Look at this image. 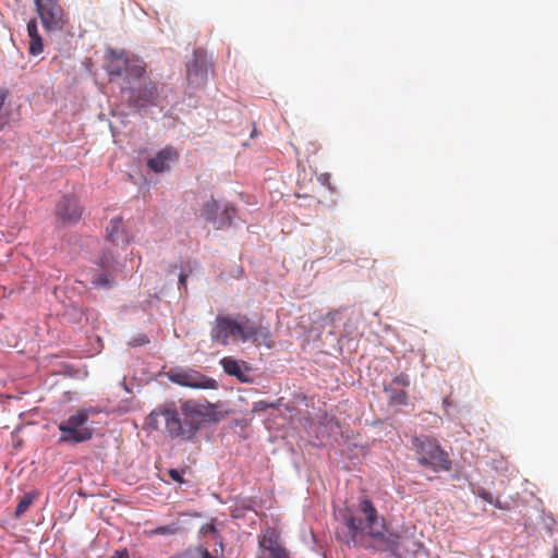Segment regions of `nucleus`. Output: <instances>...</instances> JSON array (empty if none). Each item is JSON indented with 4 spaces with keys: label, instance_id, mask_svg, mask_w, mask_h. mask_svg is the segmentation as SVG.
<instances>
[{
    "label": "nucleus",
    "instance_id": "obj_9",
    "mask_svg": "<svg viewBox=\"0 0 558 558\" xmlns=\"http://www.w3.org/2000/svg\"><path fill=\"white\" fill-rule=\"evenodd\" d=\"M44 28L49 33L61 32L66 23L65 15L57 0H34Z\"/></svg>",
    "mask_w": 558,
    "mask_h": 558
},
{
    "label": "nucleus",
    "instance_id": "obj_27",
    "mask_svg": "<svg viewBox=\"0 0 558 558\" xmlns=\"http://www.w3.org/2000/svg\"><path fill=\"white\" fill-rule=\"evenodd\" d=\"M270 556L271 558H289V554L286 550V548L281 547L280 545H277L274 548H270Z\"/></svg>",
    "mask_w": 558,
    "mask_h": 558
},
{
    "label": "nucleus",
    "instance_id": "obj_39",
    "mask_svg": "<svg viewBox=\"0 0 558 558\" xmlns=\"http://www.w3.org/2000/svg\"><path fill=\"white\" fill-rule=\"evenodd\" d=\"M490 505H493L497 509H505V507L501 505V502L497 498H494V502H492Z\"/></svg>",
    "mask_w": 558,
    "mask_h": 558
},
{
    "label": "nucleus",
    "instance_id": "obj_34",
    "mask_svg": "<svg viewBox=\"0 0 558 558\" xmlns=\"http://www.w3.org/2000/svg\"><path fill=\"white\" fill-rule=\"evenodd\" d=\"M453 405L451 399L449 397H446L444 400H442V409H444V412L447 416L451 417V413H450V408Z\"/></svg>",
    "mask_w": 558,
    "mask_h": 558
},
{
    "label": "nucleus",
    "instance_id": "obj_40",
    "mask_svg": "<svg viewBox=\"0 0 558 558\" xmlns=\"http://www.w3.org/2000/svg\"><path fill=\"white\" fill-rule=\"evenodd\" d=\"M243 508L246 509V510H252V507L250 505L243 506Z\"/></svg>",
    "mask_w": 558,
    "mask_h": 558
},
{
    "label": "nucleus",
    "instance_id": "obj_11",
    "mask_svg": "<svg viewBox=\"0 0 558 558\" xmlns=\"http://www.w3.org/2000/svg\"><path fill=\"white\" fill-rule=\"evenodd\" d=\"M56 218L63 226L76 225L83 215V207L73 195H63L56 205Z\"/></svg>",
    "mask_w": 558,
    "mask_h": 558
},
{
    "label": "nucleus",
    "instance_id": "obj_31",
    "mask_svg": "<svg viewBox=\"0 0 558 558\" xmlns=\"http://www.w3.org/2000/svg\"><path fill=\"white\" fill-rule=\"evenodd\" d=\"M317 180L322 185L327 186L330 191H333V187L330 184L329 173H322L320 175H318Z\"/></svg>",
    "mask_w": 558,
    "mask_h": 558
},
{
    "label": "nucleus",
    "instance_id": "obj_30",
    "mask_svg": "<svg viewBox=\"0 0 558 558\" xmlns=\"http://www.w3.org/2000/svg\"><path fill=\"white\" fill-rule=\"evenodd\" d=\"M169 558H197V553L195 549L187 548L178 555L171 556Z\"/></svg>",
    "mask_w": 558,
    "mask_h": 558
},
{
    "label": "nucleus",
    "instance_id": "obj_24",
    "mask_svg": "<svg viewBox=\"0 0 558 558\" xmlns=\"http://www.w3.org/2000/svg\"><path fill=\"white\" fill-rule=\"evenodd\" d=\"M179 531V526L177 524H169V525H162L158 526L155 530V533L158 535H173Z\"/></svg>",
    "mask_w": 558,
    "mask_h": 558
},
{
    "label": "nucleus",
    "instance_id": "obj_10",
    "mask_svg": "<svg viewBox=\"0 0 558 558\" xmlns=\"http://www.w3.org/2000/svg\"><path fill=\"white\" fill-rule=\"evenodd\" d=\"M167 376L171 383L193 389H216L218 387L216 379L191 368H172Z\"/></svg>",
    "mask_w": 558,
    "mask_h": 558
},
{
    "label": "nucleus",
    "instance_id": "obj_25",
    "mask_svg": "<svg viewBox=\"0 0 558 558\" xmlns=\"http://www.w3.org/2000/svg\"><path fill=\"white\" fill-rule=\"evenodd\" d=\"M149 343V338L147 335L145 333H140L135 337H133L130 341H129V345L130 347H141V345H145Z\"/></svg>",
    "mask_w": 558,
    "mask_h": 558
},
{
    "label": "nucleus",
    "instance_id": "obj_20",
    "mask_svg": "<svg viewBox=\"0 0 558 558\" xmlns=\"http://www.w3.org/2000/svg\"><path fill=\"white\" fill-rule=\"evenodd\" d=\"M470 488H471V492H472L473 495L482 498L487 504L494 502V496L492 495V493L486 490L484 487H482L480 485L471 484Z\"/></svg>",
    "mask_w": 558,
    "mask_h": 558
},
{
    "label": "nucleus",
    "instance_id": "obj_6",
    "mask_svg": "<svg viewBox=\"0 0 558 558\" xmlns=\"http://www.w3.org/2000/svg\"><path fill=\"white\" fill-rule=\"evenodd\" d=\"M89 409H81L58 424L59 445H77L93 438V422L89 421Z\"/></svg>",
    "mask_w": 558,
    "mask_h": 558
},
{
    "label": "nucleus",
    "instance_id": "obj_7",
    "mask_svg": "<svg viewBox=\"0 0 558 558\" xmlns=\"http://www.w3.org/2000/svg\"><path fill=\"white\" fill-rule=\"evenodd\" d=\"M201 217L216 230H225L234 226L235 206L227 201H217L213 196L201 205Z\"/></svg>",
    "mask_w": 558,
    "mask_h": 558
},
{
    "label": "nucleus",
    "instance_id": "obj_36",
    "mask_svg": "<svg viewBox=\"0 0 558 558\" xmlns=\"http://www.w3.org/2000/svg\"><path fill=\"white\" fill-rule=\"evenodd\" d=\"M8 96H9V92L7 89H0V111L2 110ZM1 129H2V124L0 123V130Z\"/></svg>",
    "mask_w": 558,
    "mask_h": 558
},
{
    "label": "nucleus",
    "instance_id": "obj_37",
    "mask_svg": "<svg viewBox=\"0 0 558 558\" xmlns=\"http://www.w3.org/2000/svg\"><path fill=\"white\" fill-rule=\"evenodd\" d=\"M109 558H131L129 551L126 549L116 550L113 555Z\"/></svg>",
    "mask_w": 558,
    "mask_h": 558
},
{
    "label": "nucleus",
    "instance_id": "obj_42",
    "mask_svg": "<svg viewBox=\"0 0 558 558\" xmlns=\"http://www.w3.org/2000/svg\"><path fill=\"white\" fill-rule=\"evenodd\" d=\"M553 558H558L557 556L553 557Z\"/></svg>",
    "mask_w": 558,
    "mask_h": 558
},
{
    "label": "nucleus",
    "instance_id": "obj_1",
    "mask_svg": "<svg viewBox=\"0 0 558 558\" xmlns=\"http://www.w3.org/2000/svg\"><path fill=\"white\" fill-rule=\"evenodd\" d=\"M110 54L113 60L107 62L105 69L110 84L119 90L120 100L128 108L136 112L149 108L162 110L170 102V88L151 82L142 62L129 60L123 51L110 49Z\"/></svg>",
    "mask_w": 558,
    "mask_h": 558
},
{
    "label": "nucleus",
    "instance_id": "obj_4",
    "mask_svg": "<svg viewBox=\"0 0 558 558\" xmlns=\"http://www.w3.org/2000/svg\"><path fill=\"white\" fill-rule=\"evenodd\" d=\"M271 333L268 327L251 319L246 315L235 316L218 314L210 328V340L220 345H228L230 340L240 342H266Z\"/></svg>",
    "mask_w": 558,
    "mask_h": 558
},
{
    "label": "nucleus",
    "instance_id": "obj_2",
    "mask_svg": "<svg viewBox=\"0 0 558 558\" xmlns=\"http://www.w3.org/2000/svg\"><path fill=\"white\" fill-rule=\"evenodd\" d=\"M221 418L222 414L215 404L186 400L180 410L173 403L154 409L146 416L145 425L151 430H159L163 422L165 430L172 439L192 441L201 428L217 424Z\"/></svg>",
    "mask_w": 558,
    "mask_h": 558
},
{
    "label": "nucleus",
    "instance_id": "obj_14",
    "mask_svg": "<svg viewBox=\"0 0 558 558\" xmlns=\"http://www.w3.org/2000/svg\"><path fill=\"white\" fill-rule=\"evenodd\" d=\"M66 318L77 325H94L97 320V314L94 310L84 307L80 304H71L65 308Z\"/></svg>",
    "mask_w": 558,
    "mask_h": 558
},
{
    "label": "nucleus",
    "instance_id": "obj_38",
    "mask_svg": "<svg viewBox=\"0 0 558 558\" xmlns=\"http://www.w3.org/2000/svg\"><path fill=\"white\" fill-rule=\"evenodd\" d=\"M198 553H199V558H216V557H215V556H213V555L208 551V549H206V548H201V549L198 550Z\"/></svg>",
    "mask_w": 558,
    "mask_h": 558
},
{
    "label": "nucleus",
    "instance_id": "obj_18",
    "mask_svg": "<svg viewBox=\"0 0 558 558\" xmlns=\"http://www.w3.org/2000/svg\"><path fill=\"white\" fill-rule=\"evenodd\" d=\"M114 278L110 274H99L93 277L92 284L95 288L109 290L113 287Z\"/></svg>",
    "mask_w": 558,
    "mask_h": 558
},
{
    "label": "nucleus",
    "instance_id": "obj_35",
    "mask_svg": "<svg viewBox=\"0 0 558 558\" xmlns=\"http://www.w3.org/2000/svg\"><path fill=\"white\" fill-rule=\"evenodd\" d=\"M278 544L271 538H264L262 542H260V546L264 547L266 550L270 551V548H274L276 547Z\"/></svg>",
    "mask_w": 558,
    "mask_h": 558
},
{
    "label": "nucleus",
    "instance_id": "obj_33",
    "mask_svg": "<svg viewBox=\"0 0 558 558\" xmlns=\"http://www.w3.org/2000/svg\"><path fill=\"white\" fill-rule=\"evenodd\" d=\"M189 272H185V271H181L180 275H179V282H178V288L179 290L181 289H186V280L189 278Z\"/></svg>",
    "mask_w": 558,
    "mask_h": 558
},
{
    "label": "nucleus",
    "instance_id": "obj_29",
    "mask_svg": "<svg viewBox=\"0 0 558 558\" xmlns=\"http://www.w3.org/2000/svg\"><path fill=\"white\" fill-rule=\"evenodd\" d=\"M168 474L170 476V478L174 482H178V483H183L184 480H183V471L182 470H178V469H170L168 471Z\"/></svg>",
    "mask_w": 558,
    "mask_h": 558
},
{
    "label": "nucleus",
    "instance_id": "obj_13",
    "mask_svg": "<svg viewBox=\"0 0 558 558\" xmlns=\"http://www.w3.org/2000/svg\"><path fill=\"white\" fill-rule=\"evenodd\" d=\"M219 364L227 375L235 377L239 381L245 384L253 381V378L248 375L251 368L246 362L226 356L220 360Z\"/></svg>",
    "mask_w": 558,
    "mask_h": 558
},
{
    "label": "nucleus",
    "instance_id": "obj_19",
    "mask_svg": "<svg viewBox=\"0 0 558 558\" xmlns=\"http://www.w3.org/2000/svg\"><path fill=\"white\" fill-rule=\"evenodd\" d=\"M35 497H36V494L33 493V492L25 493L22 496V498H21V500L17 504L16 509H15V517L16 518H20L21 515H23L27 511L29 506L33 504Z\"/></svg>",
    "mask_w": 558,
    "mask_h": 558
},
{
    "label": "nucleus",
    "instance_id": "obj_32",
    "mask_svg": "<svg viewBox=\"0 0 558 558\" xmlns=\"http://www.w3.org/2000/svg\"><path fill=\"white\" fill-rule=\"evenodd\" d=\"M199 532L203 534V535H206V534H216L217 533V527L214 523H208V524H204Z\"/></svg>",
    "mask_w": 558,
    "mask_h": 558
},
{
    "label": "nucleus",
    "instance_id": "obj_22",
    "mask_svg": "<svg viewBox=\"0 0 558 558\" xmlns=\"http://www.w3.org/2000/svg\"><path fill=\"white\" fill-rule=\"evenodd\" d=\"M117 263L114 255L110 251H105L99 257V266L104 269L111 268Z\"/></svg>",
    "mask_w": 558,
    "mask_h": 558
},
{
    "label": "nucleus",
    "instance_id": "obj_3",
    "mask_svg": "<svg viewBox=\"0 0 558 558\" xmlns=\"http://www.w3.org/2000/svg\"><path fill=\"white\" fill-rule=\"evenodd\" d=\"M359 510L364 514L368 527L365 533L371 538L385 544L387 550L395 558H418L420 555L429 556V550L417 536L414 524L403 523L396 529H388L384 517L368 498L359 502Z\"/></svg>",
    "mask_w": 558,
    "mask_h": 558
},
{
    "label": "nucleus",
    "instance_id": "obj_23",
    "mask_svg": "<svg viewBox=\"0 0 558 558\" xmlns=\"http://www.w3.org/2000/svg\"><path fill=\"white\" fill-rule=\"evenodd\" d=\"M270 408H275V404L265 400H260L253 403L252 412L255 414L265 413Z\"/></svg>",
    "mask_w": 558,
    "mask_h": 558
},
{
    "label": "nucleus",
    "instance_id": "obj_26",
    "mask_svg": "<svg viewBox=\"0 0 558 558\" xmlns=\"http://www.w3.org/2000/svg\"><path fill=\"white\" fill-rule=\"evenodd\" d=\"M389 385H391L392 387L393 385L408 387L410 385V377L409 375L401 373L397 375Z\"/></svg>",
    "mask_w": 558,
    "mask_h": 558
},
{
    "label": "nucleus",
    "instance_id": "obj_28",
    "mask_svg": "<svg viewBox=\"0 0 558 558\" xmlns=\"http://www.w3.org/2000/svg\"><path fill=\"white\" fill-rule=\"evenodd\" d=\"M27 35L29 38L40 35L38 32L37 21L35 19L29 20L27 23Z\"/></svg>",
    "mask_w": 558,
    "mask_h": 558
},
{
    "label": "nucleus",
    "instance_id": "obj_5",
    "mask_svg": "<svg viewBox=\"0 0 558 558\" xmlns=\"http://www.w3.org/2000/svg\"><path fill=\"white\" fill-rule=\"evenodd\" d=\"M417 463L435 473L449 472L452 461L440 442L428 435H416L411 438Z\"/></svg>",
    "mask_w": 558,
    "mask_h": 558
},
{
    "label": "nucleus",
    "instance_id": "obj_8",
    "mask_svg": "<svg viewBox=\"0 0 558 558\" xmlns=\"http://www.w3.org/2000/svg\"><path fill=\"white\" fill-rule=\"evenodd\" d=\"M344 524L348 527V533L342 538V542L350 548H364L372 554L383 553L385 546L381 547L374 542L365 541L363 537L359 538L360 535L364 534L363 519L355 517L353 513H347L343 518Z\"/></svg>",
    "mask_w": 558,
    "mask_h": 558
},
{
    "label": "nucleus",
    "instance_id": "obj_16",
    "mask_svg": "<svg viewBox=\"0 0 558 558\" xmlns=\"http://www.w3.org/2000/svg\"><path fill=\"white\" fill-rule=\"evenodd\" d=\"M122 217L117 216L110 219L107 226V240L113 245L129 243L128 233L122 228Z\"/></svg>",
    "mask_w": 558,
    "mask_h": 558
},
{
    "label": "nucleus",
    "instance_id": "obj_41",
    "mask_svg": "<svg viewBox=\"0 0 558 558\" xmlns=\"http://www.w3.org/2000/svg\"><path fill=\"white\" fill-rule=\"evenodd\" d=\"M452 478L453 480H459V476L458 475H453Z\"/></svg>",
    "mask_w": 558,
    "mask_h": 558
},
{
    "label": "nucleus",
    "instance_id": "obj_15",
    "mask_svg": "<svg viewBox=\"0 0 558 558\" xmlns=\"http://www.w3.org/2000/svg\"><path fill=\"white\" fill-rule=\"evenodd\" d=\"M178 158V153L173 147H166L158 151L156 156L147 162L149 169L156 173L169 170L170 163Z\"/></svg>",
    "mask_w": 558,
    "mask_h": 558
},
{
    "label": "nucleus",
    "instance_id": "obj_21",
    "mask_svg": "<svg viewBox=\"0 0 558 558\" xmlns=\"http://www.w3.org/2000/svg\"><path fill=\"white\" fill-rule=\"evenodd\" d=\"M43 51H44L43 37L40 35L31 37L29 38V53L35 57V56L40 54Z\"/></svg>",
    "mask_w": 558,
    "mask_h": 558
},
{
    "label": "nucleus",
    "instance_id": "obj_17",
    "mask_svg": "<svg viewBox=\"0 0 558 558\" xmlns=\"http://www.w3.org/2000/svg\"><path fill=\"white\" fill-rule=\"evenodd\" d=\"M384 391L388 395L389 403L396 405L408 404V395L403 389H396L391 385H384Z\"/></svg>",
    "mask_w": 558,
    "mask_h": 558
},
{
    "label": "nucleus",
    "instance_id": "obj_12",
    "mask_svg": "<svg viewBox=\"0 0 558 558\" xmlns=\"http://www.w3.org/2000/svg\"><path fill=\"white\" fill-rule=\"evenodd\" d=\"M208 64L206 53L197 48L193 52V58L186 63V80L191 87L199 88L207 81Z\"/></svg>",
    "mask_w": 558,
    "mask_h": 558
}]
</instances>
